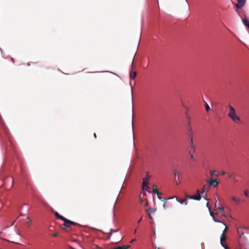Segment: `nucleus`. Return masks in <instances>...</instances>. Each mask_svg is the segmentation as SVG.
<instances>
[{
    "mask_svg": "<svg viewBox=\"0 0 249 249\" xmlns=\"http://www.w3.org/2000/svg\"><path fill=\"white\" fill-rule=\"evenodd\" d=\"M229 112L228 113L229 117L235 123L239 124L241 120L239 116H238L235 112V109L231 106H229Z\"/></svg>",
    "mask_w": 249,
    "mask_h": 249,
    "instance_id": "1",
    "label": "nucleus"
},
{
    "mask_svg": "<svg viewBox=\"0 0 249 249\" xmlns=\"http://www.w3.org/2000/svg\"><path fill=\"white\" fill-rule=\"evenodd\" d=\"M64 221V223L62 225V228L66 230H68L71 227V225H73V226L78 225V224L77 223H75V222L71 221L68 219H67V221Z\"/></svg>",
    "mask_w": 249,
    "mask_h": 249,
    "instance_id": "2",
    "label": "nucleus"
},
{
    "mask_svg": "<svg viewBox=\"0 0 249 249\" xmlns=\"http://www.w3.org/2000/svg\"><path fill=\"white\" fill-rule=\"evenodd\" d=\"M197 195L195 196H189V195H186V198H189L191 199H194L196 200H200L201 199V196L200 195V192L199 190H197Z\"/></svg>",
    "mask_w": 249,
    "mask_h": 249,
    "instance_id": "3",
    "label": "nucleus"
},
{
    "mask_svg": "<svg viewBox=\"0 0 249 249\" xmlns=\"http://www.w3.org/2000/svg\"><path fill=\"white\" fill-rule=\"evenodd\" d=\"M227 237L226 233H222L221 238H220V243L221 245L225 248V249H228L227 246L224 244V243L226 241Z\"/></svg>",
    "mask_w": 249,
    "mask_h": 249,
    "instance_id": "4",
    "label": "nucleus"
},
{
    "mask_svg": "<svg viewBox=\"0 0 249 249\" xmlns=\"http://www.w3.org/2000/svg\"><path fill=\"white\" fill-rule=\"evenodd\" d=\"M207 183L210 185V186L212 185L214 187H216L219 183L216 179H213V178H211L208 181H207Z\"/></svg>",
    "mask_w": 249,
    "mask_h": 249,
    "instance_id": "5",
    "label": "nucleus"
},
{
    "mask_svg": "<svg viewBox=\"0 0 249 249\" xmlns=\"http://www.w3.org/2000/svg\"><path fill=\"white\" fill-rule=\"evenodd\" d=\"M246 0H237V3L235 4V7L237 9H241L245 4Z\"/></svg>",
    "mask_w": 249,
    "mask_h": 249,
    "instance_id": "6",
    "label": "nucleus"
},
{
    "mask_svg": "<svg viewBox=\"0 0 249 249\" xmlns=\"http://www.w3.org/2000/svg\"><path fill=\"white\" fill-rule=\"evenodd\" d=\"M174 197H176L177 201H178L181 204H184L185 205H187V199L188 198H185L184 199H178L177 197L174 196Z\"/></svg>",
    "mask_w": 249,
    "mask_h": 249,
    "instance_id": "7",
    "label": "nucleus"
},
{
    "mask_svg": "<svg viewBox=\"0 0 249 249\" xmlns=\"http://www.w3.org/2000/svg\"><path fill=\"white\" fill-rule=\"evenodd\" d=\"M231 199L235 202L236 204L237 205L239 204L242 202V200L240 198L236 197L235 196H231Z\"/></svg>",
    "mask_w": 249,
    "mask_h": 249,
    "instance_id": "8",
    "label": "nucleus"
},
{
    "mask_svg": "<svg viewBox=\"0 0 249 249\" xmlns=\"http://www.w3.org/2000/svg\"><path fill=\"white\" fill-rule=\"evenodd\" d=\"M146 213L148 215V216L150 219H152V217L151 216V213L155 212L156 211V209H154L153 208H149L146 210Z\"/></svg>",
    "mask_w": 249,
    "mask_h": 249,
    "instance_id": "9",
    "label": "nucleus"
},
{
    "mask_svg": "<svg viewBox=\"0 0 249 249\" xmlns=\"http://www.w3.org/2000/svg\"><path fill=\"white\" fill-rule=\"evenodd\" d=\"M54 214L56 217L59 219H61L62 221H67V219L63 217V216L60 215L59 213L57 212H54Z\"/></svg>",
    "mask_w": 249,
    "mask_h": 249,
    "instance_id": "10",
    "label": "nucleus"
},
{
    "mask_svg": "<svg viewBox=\"0 0 249 249\" xmlns=\"http://www.w3.org/2000/svg\"><path fill=\"white\" fill-rule=\"evenodd\" d=\"M211 177H217L219 176V173L216 170H212L210 172Z\"/></svg>",
    "mask_w": 249,
    "mask_h": 249,
    "instance_id": "11",
    "label": "nucleus"
},
{
    "mask_svg": "<svg viewBox=\"0 0 249 249\" xmlns=\"http://www.w3.org/2000/svg\"><path fill=\"white\" fill-rule=\"evenodd\" d=\"M237 233L240 237H241L244 234L243 228H238L237 229Z\"/></svg>",
    "mask_w": 249,
    "mask_h": 249,
    "instance_id": "12",
    "label": "nucleus"
},
{
    "mask_svg": "<svg viewBox=\"0 0 249 249\" xmlns=\"http://www.w3.org/2000/svg\"><path fill=\"white\" fill-rule=\"evenodd\" d=\"M148 184V181L147 180V179H145V178H143V181H142V188L143 189H145V187H147ZM146 190H147L146 189H145Z\"/></svg>",
    "mask_w": 249,
    "mask_h": 249,
    "instance_id": "13",
    "label": "nucleus"
},
{
    "mask_svg": "<svg viewBox=\"0 0 249 249\" xmlns=\"http://www.w3.org/2000/svg\"><path fill=\"white\" fill-rule=\"evenodd\" d=\"M210 188V186L209 184L208 185H205L203 187V191L200 193L202 194L204 192L209 191Z\"/></svg>",
    "mask_w": 249,
    "mask_h": 249,
    "instance_id": "14",
    "label": "nucleus"
},
{
    "mask_svg": "<svg viewBox=\"0 0 249 249\" xmlns=\"http://www.w3.org/2000/svg\"><path fill=\"white\" fill-rule=\"evenodd\" d=\"M153 191L154 193L157 194L158 195H161V193H160L158 189L157 188L156 185H153Z\"/></svg>",
    "mask_w": 249,
    "mask_h": 249,
    "instance_id": "15",
    "label": "nucleus"
},
{
    "mask_svg": "<svg viewBox=\"0 0 249 249\" xmlns=\"http://www.w3.org/2000/svg\"><path fill=\"white\" fill-rule=\"evenodd\" d=\"M136 75H137L136 71L131 72L130 73V78L131 79H134L135 78V77L136 76Z\"/></svg>",
    "mask_w": 249,
    "mask_h": 249,
    "instance_id": "16",
    "label": "nucleus"
},
{
    "mask_svg": "<svg viewBox=\"0 0 249 249\" xmlns=\"http://www.w3.org/2000/svg\"><path fill=\"white\" fill-rule=\"evenodd\" d=\"M217 209H218V211H219V213L224 216V207H220V208H218Z\"/></svg>",
    "mask_w": 249,
    "mask_h": 249,
    "instance_id": "17",
    "label": "nucleus"
},
{
    "mask_svg": "<svg viewBox=\"0 0 249 249\" xmlns=\"http://www.w3.org/2000/svg\"><path fill=\"white\" fill-rule=\"evenodd\" d=\"M209 210H210V208H209ZM210 211V210H209ZM210 214L213 217V220L216 222H220V221L219 220H217L216 219H215V218L214 217V216H213V213L211 212V211H210Z\"/></svg>",
    "mask_w": 249,
    "mask_h": 249,
    "instance_id": "18",
    "label": "nucleus"
},
{
    "mask_svg": "<svg viewBox=\"0 0 249 249\" xmlns=\"http://www.w3.org/2000/svg\"><path fill=\"white\" fill-rule=\"evenodd\" d=\"M242 21H243L244 24L245 26L248 27V26L249 24V21L248 19H242Z\"/></svg>",
    "mask_w": 249,
    "mask_h": 249,
    "instance_id": "19",
    "label": "nucleus"
},
{
    "mask_svg": "<svg viewBox=\"0 0 249 249\" xmlns=\"http://www.w3.org/2000/svg\"><path fill=\"white\" fill-rule=\"evenodd\" d=\"M118 231V230H113V229H110V231L108 233V234H109V237H110L111 235H112V234L114 232H117Z\"/></svg>",
    "mask_w": 249,
    "mask_h": 249,
    "instance_id": "20",
    "label": "nucleus"
},
{
    "mask_svg": "<svg viewBox=\"0 0 249 249\" xmlns=\"http://www.w3.org/2000/svg\"><path fill=\"white\" fill-rule=\"evenodd\" d=\"M187 130L188 131L189 133L190 134H193L192 128V127L191 126V125H187Z\"/></svg>",
    "mask_w": 249,
    "mask_h": 249,
    "instance_id": "21",
    "label": "nucleus"
},
{
    "mask_svg": "<svg viewBox=\"0 0 249 249\" xmlns=\"http://www.w3.org/2000/svg\"><path fill=\"white\" fill-rule=\"evenodd\" d=\"M205 107L206 111L207 112H208L210 110V107L209 106L206 102H205Z\"/></svg>",
    "mask_w": 249,
    "mask_h": 249,
    "instance_id": "22",
    "label": "nucleus"
},
{
    "mask_svg": "<svg viewBox=\"0 0 249 249\" xmlns=\"http://www.w3.org/2000/svg\"><path fill=\"white\" fill-rule=\"evenodd\" d=\"M27 224L29 226H30L32 224L31 219L28 217L27 218Z\"/></svg>",
    "mask_w": 249,
    "mask_h": 249,
    "instance_id": "23",
    "label": "nucleus"
},
{
    "mask_svg": "<svg viewBox=\"0 0 249 249\" xmlns=\"http://www.w3.org/2000/svg\"><path fill=\"white\" fill-rule=\"evenodd\" d=\"M190 147H191V149H192L193 150V152H195V145L194 144H190Z\"/></svg>",
    "mask_w": 249,
    "mask_h": 249,
    "instance_id": "24",
    "label": "nucleus"
},
{
    "mask_svg": "<svg viewBox=\"0 0 249 249\" xmlns=\"http://www.w3.org/2000/svg\"><path fill=\"white\" fill-rule=\"evenodd\" d=\"M249 191L248 190H245L244 191V195L246 196H249Z\"/></svg>",
    "mask_w": 249,
    "mask_h": 249,
    "instance_id": "25",
    "label": "nucleus"
},
{
    "mask_svg": "<svg viewBox=\"0 0 249 249\" xmlns=\"http://www.w3.org/2000/svg\"><path fill=\"white\" fill-rule=\"evenodd\" d=\"M224 225L226 226V227L225 228V229L224 230V231H223V232L222 233H226V232L228 231V227L226 225V224L225 223H224Z\"/></svg>",
    "mask_w": 249,
    "mask_h": 249,
    "instance_id": "26",
    "label": "nucleus"
},
{
    "mask_svg": "<svg viewBox=\"0 0 249 249\" xmlns=\"http://www.w3.org/2000/svg\"><path fill=\"white\" fill-rule=\"evenodd\" d=\"M158 198H159V199L161 200V201H164V198L161 197L160 196V195H158Z\"/></svg>",
    "mask_w": 249,
    "mask_h": 249,
    "instance_id": "27",
    "label": "nucleus"
},
{
    "mask_svg": "<svg viewBox=\"0 0 249 249\" xmlns=\"http://www.w3.org/2000/svg\"><path fill=\"white\" fill-rule=\"evenodd\" d=\"M189 144H190V145L192 144H194L193 143V139L192 137L190 138V142H189Z\"/></svg>",
    "mask_w": 249,
    "mask_h": 249,
    "instance_id": "28",
    "label": "nucleus"
},
{
    "mask_svg": "<svg viewBox=\"0 0 249 249\" xmlns=\"http://www.w3.org/2000/svg\"><path fill=\"white\" fill-rule=\"evenodd\" d=\"M52 235L53 237H57L58 235V232H55L52 234Z\"/></svg>",
    "mask_w": 249,
    "mask_h": 249,
    "instance_id": "29",
    "label": "nucleus"
},
{
    "mask_svg": "<svg viewBox=\"0 0 249 249\" xmlns=\"http://www.w3.org/2000/svg\"><path fill=\"white\" fill-rule=\"evenodd\" d=\"M146 178H145V179H147V180H148V179L150 178V177L148 175V172L146 173Z\"/></svg>",
    "mask_w": 249,
    "mask_h": 249,
    "instance_id": "30",
    "label": "nucleus"
},
{
    "mask_svg": "<svg viewBox=\"0 0 249 249\" xmlns=\"http://www.w3.org/2000/svg\"><path fill=\"white\" fill-rule=\"evenodd\" d=\"M190 155L191 158L192 159H194V160H196V159H194V155H193V154H190Z\"/></svg>",
    "mask_w": 249,
    "mask_h": 249,
    "instance_id": "31",
    "label": "nucleus"
},
{
    "mask_svg": "<svg viewBox=\"0 0 249 249\" xmlns=\"http://www.w3.org/2000/svg\"><path fill=\"white\" fill-rule=\"evenodd\" d=\"M193 150L191 149L189 151V154H193Z\"/></svg>",
    "mask_w": 249,
    "mask_h": 249,
    "instance_id": "32",
    "label": "nucleus"
},
{
    "mask_svg": "<svg viewBox=\"0 0 249 249\" xmlns=\"http://www.w3.org/2000/svg\"><path fill=\"white\" fill-rule=\"evenodd\" d=\"M186 118L188 120V121L190 120V117L188 115H186Z\"/></svg>",
    "mask_w": 249,
    "mask_h": 249,
    "instance_id": "33",
    "label": "nucleus"
},
{
    "mask_svg": "<svg viewBox=\"0 0 249 249\" xmlns=\"http://www.w3.org/2000/svg\"><path fill=\"white\" fill-rule=\"evenodd\" d=\"M166 201H164V203H163V208H165V205H166Z\"/></svg>",
    "mask_w": 249,
    "mask_h": 249,
    "instance_id": "34",
    "label": "nucleus"
},
{
    "mask_svg": "<svg viewBox=\"0 0 249 249\" xmlns=\"http://www.w3.org/2000/svg\"><path fill=\"white\" fill-rule=\"evenodd\" d=\"M142 219V217H141V218L139 219V220L138 221V224H139V223L141 222V221Z\"/></svg>",
    "mask_w": 249,
    "mask_h": 249,
    "instance_id": "35",
    "label": "nucleus"
},
{
    "mask_svg": "<svg viewBox=\"0 0 249 249\" xmlns=\"http://www.w3.org/2000/svg\"><path fill=\"white\" fill-rule=\"evenodd\" d=\"M174 174L175 176H176L177 174H178V172L177 171H176L174 173Z\"/></svg>",
    "mask_w": 249,
    "mask_h": 249,
    "instance_id": "36",
    "label": "nucleus"
},
{
    "mask_svg": "<svg viewBox=\"0 0 249 249\" xmlns=\"http://www.w3.org/2000/svg\"><path fill=\"white\" fill-rule=\"evenodd\" d=\"M225 174V172L224 171H223V172L221 173V175H224Z\"/></svg>",
    "mask_w": 249,
    "mask_h": 249,
    "instance_id": "37",
    "label": "nucleus"
},
{
    "mask_svg": "<svg viewBox=\"0 0 249 249\" xmlns=\"http://www.w3.org/2000/svg\"><path fill=\"white\" fill-rule=\"evenodd\" d=\"M188 125H190V120L188 121Z\"/></svg>",
    "mask_w": 249,
    "mask_h": 249,
    "instance_id": "38",
    "label": "nucleus"
},
{
    "mask_svg": "<svg viewBox=\"0 0 249 249\" xmlns=\"http://www.w3.org/2000/svg\"><path fill=\"white\" fill-rule=\"evenodd\" d=\"M148 205V202L147 201L145 204V206H147Z\"/></svg>",
    "mask_w": 249,
    "mask_h": 249,
    "instance_id": "39",
    "label": "nucleus"
},
{
    "mask_svg": "<svg viewBox=\"0 0 249 249\" xmlns=\"http://www.w3.org/2000/svg\"><path fill=\"white\" fill-rule=\"evenodd\" d=\"M229 178H231V174H229Z\"/></svg>",
    "mask_w": 249,
    "mask_h": 249,
    "instance_id": "40",
    "label": "nucleus"
},
{
    "mask_svg": "<svg viewBox=\"0 0 249 249\" xmlns=\"http://www.w3.org/2000/svg\"><path fill=\"white\" fill-rule=\"evenodd\" d=\"M155 248H156V249H160V248H158V247H157L156 246H155Z\"/></svg>",
    "mask_w": 249,
    "mask_h": 249,
    "instance_id": "41",
    "label": "nucleus"
},
{
    "mask_svg": "<svg viewBox=\"0 0 249 249\" xmlns=\"http://www.w3.org/2000/svg\"><path fill=\"white\" fill-rule=\"evenodd\" d=\"M135 240H136V239H132V240H131V242H133V241H135Z\"/></svg>",
    "mask_w": 249,
    "mask_h": 249,
    "instance_id": "42",
    "label": "nucleus"
},
{
    "mask_svg": "<svg viewBox=\"0 0 249 249\" xmlns=\"http://www.w3.org/2000/svg\"><path fill=\"white\" fill-rule=\"evenodd\" d=\"M94 137H95V138H96V134H95V133H94Z\"/></svg>",
    "mask_w": 249,
    "mask_h": 249,
    "instance_id": "43",
    "label": "nucleus"
},
{
    "mask_svg": "<svg viewBox=\"0 0 249 249\" xmlns=\"http://www.w3.org/2000/svg\"><path fill=\"white\" fill-rule=\"evenodd\" d=\"M121 239H122V238H120L119 239V241H121Z\"/></svg>",
    "mask_w": 249,
    "mask_h": 249,
    "instance_id": "44",
    "label": "nucleus"
},
{
    "mask_svg": "<svg viewBox=\"0 0 249 249\" xmlns=\"http://www.w3.org/2000/svg\"><path fill=\"white\" fill-rule=\"evenodd\" d=\"M208 204H209V203L208 202V203H207V206H208Z\"/></svg>",
    "mask_w": 249,
    "mask_h": 249,
    "instance_id": "45",
    "label": "nucleus"
},
{
    "mask_svg": "<svg viewBox=\"0 0 249 249\" xmlns=\"http://www.w3.org/2000/svg\"><path fill=\"white\" fill-rule=\"evenodd\" d=\"M248 27L249 28V25L248 26Z\"/></svg>",
    "mask_w": 249,
    "mask_h": 249,
    "instance_id": "46",
    "label": "nucleus"
},
{
    "mask_svg": "<svg viewBox=\"0 0 249 249\" xmlns=\"http://www.w3.org/2000/svg\"><path fill=\"white\" fill-rule=\"evenodd\" d=\"M99 249H101V248H99Z\"/></svg>",
    "mask_w": 249,
    "mask_h": 249,
    "instance_id": "47",
    "label": "nucleus"
}]
</instances>
